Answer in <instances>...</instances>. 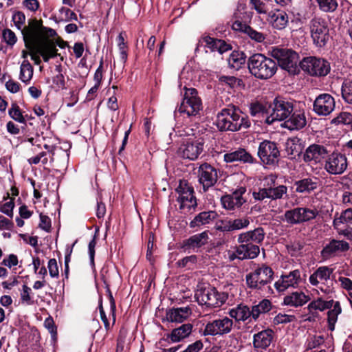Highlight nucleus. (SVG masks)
<instances>
[{
    "mask_svg": "<svg viewBox=\"0 0 352 352\" xmlns=\"http://www.w3.org/2000/svg\"><path fill=\"white\" fill-rule=\"evenodd\" d=\"M216 126L220 131L236 132L250 128L251 122L239 107L230 104L217 113Z\"/></svg>",
    "mask_w": 352,
    "mask_h": 352,
    "instance_id": "obj_1",
    "label": "nucleus"
},
{
    "mask_svg": "<svg viewBox=\"0 0 352 352\" xmlns=\"http://www.w3.org/2000/svg\"><path fill=\"white\" fill-rule=\"evenodd\" d=\"M248 67L250 74L255 78L267 80L276 74L278 65L274 59L263 54L256 53L249 57Z\"/></svg>",
    "mask_w": 352,
    "mask_h": 352,
    "instance_id": "obj_2",
    "label": "nucleus"
},
{
    "mask_svg": "<svg viewBox=\"0 0 352 352\" xmlns=\"http://www.w3.org/2000/svg\"><path fill=\"white\" fill-rule=\"evenodd\" d=\"M277 177L274 175H270L265 178L263 188H259L258 192H253V197L255 200L263 201L267 198L272 200L284 199L287 196V187L284 185L277 186L276 184Z\"/></svg>",
    "mask_w": 352,
    "mask_h": 352,
    "instance_id": "obj_3",
    "label": "nucleus"
},
{
    "mask_svg": "<svg viewBox=\"0 0 352 352\" xmlns=\"http://www.w3.org/2000/svg\"><path fill=\"white\" fill-rule=\"evenodd\" d=\"M195 296L199 304L213 308L222 306L228 300V294L218 292L214 287L208 286L198 289Z\"/></svg>",
    "mask_w": 352,
    "mask_h": 352,
    "instance_id": "obj_4",
    "label": "nucleus"
},
{
    "mask_svg": "<svg viewBox=\"0 0 352 352\" xmlns=\"http://www.w3.org/2000/svg\"><path fill=\"white\" fill-rule=\"evenodd\" d=\"M206 140L204 137H190L182 142L178 148V155L184 159L196 160L204 151Z\"/></svg>",
    "mask_w": 352,
    "mask_h": 352,
    "instance_id": "obj_5",
    "label": "nucleus"
},
{
    "mask_svg": "<svg viewBox=\"0 0 352 352\" xmlns=\"http://www.w3.org/2000/svg\"><path fill=\"white\" fill-rule=\"evenodd\" d=\"M272 56L277 60L278 65L291 74H296L299 72L298 54L292 50L277 48L273 50Z\"/></svg>",
    "mask_w": 352,
    "mask_h": 352,
    "instance_id": "obj_6",
    "label": "nucleus"
},
{
    "mask_svg": "<svg viewBox=\"0 0 352 352\" xmlns=\"http://www.w3.org/2000/svg\"><path fill=\"white\" fill-rule=\"evenodd\" d=\"M271 109L265 122L272 124L274 121L286 120L294 111L293 102L283 98L277 97L270 105Z\"/></svg>",
    "mask_w": 352,
    "mask_h": 352,
    "instance_id": "obj_7",
    "label": "nucleus"
},
{
    "mask_svg": "<svg viewBox=\"0 0 352 352\" xmlns=\"http://www.w3.org/2000/svg\"><path fill=\"white\" fill-rule=\"evenodd\" d=\"M274 272L265 264L258 266L254 272L246 275L245 280L248 287L260 289L273 280Z\"/></svg>",
    "mask_w": 352,
    "mask_h": 352,
    "instance_id": "obj_8",
    "label": "nucleus"
},
{
    "mask_svg": "<svg viewBox=\"0 0 352 352\" xmlns=\"http://www.w3.org/2000/svg\"><path fill=\"white\" fill-rule=\"evenodd\" d=\"M184 98L177 111L186 113L188 117L196 116L202 109V102L195 88L184 87Z\"/></svg>",
    "mask_w": 352,
    "mask_h": 352,
    "instance_id": "obj_9",
    "label": "nucleus"
},
{
    "mask_svg": "<svg viewBox=\"0 0 352 352\" xmlns=\"http://www.w3.org/2000/svg\"><path fill=\"white\" fill-rule=\"evenodd\" d=\"M311 37L317 47H324L329 38L327 21L321 17H314L309 21Z\"/></svg>",
    "mask_w": 352,
    "mask_h": 352,
    "instance_id": "obj_10",
    "label": "nucleus"
},
{
    "mask_svg": "<svg viewBox=\"0 0 352 352\" xmlns=\"http://www.w3.org/2000/svg\"><path fill=\"white\" fill-rule=\"evenodd\" d=\"M43 30H45V27L43 25L41 20L34 18L28 21V25L21 30L26 48L34 47L43 41L41 39Z\"/></svg>",
    "mask_w": 352,
    "mask_h": 352,
    "instance_id": "obj_11",
    "label": "nucleus"
},
{
    "mask_svg": "<svg viewBox=\"0 0 352 352\" xmlns=\"http://www.w3.org/2000/svg\"><path fill=\"white\" fill-rule=\"evenodd\" d=\"M301 69L311 76H324L330 72V64L323 58L315 56L304 58L300 62Z\"/></svg>",
    "mask_w": 352,
    "mask_h": 352,
    "instance_id": "obj_12",
    "label": "nucleus"
},
{
    "mask_svg": "<svg viewBox=\"0 0 352 352\" xmlns=\"http://www.w3.org/2000/svg\"><path fill=\"white\" fill-rule=\"evenodd\" d=\"M318 215L316 209L298 207L286 210L283 220L291 225L300 224L314 219Z\"/></svg>",
    "mask_w": 352,
    "mask_h": 352,
    "instance_id": "obj_13",
    "label": "nucleus"
},
{
    "mask_svg": "<svg viewBox=\"0 0 352 352\" xmlns=\"http://www.w3.org/2000/svg\"><path fill=\"white\" fill-rule=\"evenodd\" d=\"M233 321L227 316L208 322L201 333L202 336H221L231 332Z\"/></svg>",
    "mask_w": 352,
    "mask_h": 352,
    "instance_id": "obj_14",
    "label": "nucleus"
},
{
    "mask_svg": "<svg viewBox=\"0 0 352 352\" xmlns=\"http://www.w3.org/2000/svg\"><path fill=\"white\" fill-rule=\"evenodd\" d=\"M258 156L263 164L275 165L278 162L280 151L274 142L264 140L259 144Z\"/></svg>",
    "mask_w": 352,
    "mask_h": 352,
    "instance_id": "obj_15",
    "label": "nucleus"
},
{
    "mask_svg": "<svg viewBox=\"0 0 352 352\" xmlns=\"http://www.w3.org/2000/svg\"><path fill=\"white\" fill-rule=\"evenodd\" d=\"M179 196L177 199L180 204L179 209L190 210L195 208L197 204L196 197L194 195V189L186 181H180L179 186L175 189Z\"/></svg>",
    "mask_w": 352,
    "mask_h": 352,
    "instance_id": "obj_16",
    "label": "nucleus"
},
{
    "mask_svg": "<svg viewBox=\"0 0 352 352\" xmlns=\"http://www.w3.org/2000/svg\"><path fill=\"white\" fill-rule=\"evenodd\" d=\"M197 177L204 191L206 192L217 184L219 178L218 170L211 164L205 162L199 166Z\"/></svg>",
    "mask_w": 352,
    "mask_h": 352,
    "instance_id": "obj_17",
    "label": "nucleus"
},
{
    "mask_svg": "<svg viewBox=\"0 0 352 352\" xmlns=\"http://www.w3.org/2000/svg\"><path fill=\"white\" fill-rule=\"evenodd\" d=\"M348 167L347 157L344 154L333 152L325 160L324 168L330 175H341Z\"/></svg>",
    "mask_w": 352,
    "mask_h": 352,
    "instance_id": "obj_18",
    "label": "nucleus"
},
{
    "mask_svg": "<svg viewBox=\"0 0 352 352\" xmlns=\"http://www.w3.org/2000/svg\"><path fill=\"white\" fill-rule=\"evenodd\" d=\"M333 272V270L328 266H320L310 275L309 281L311 285L316 287H318L320 284L327 285L325 289L322 287H320V289L322 292L329 294L331 289L328 285L329 282H332L331 276Z\"/></svg>",
    "mask_w": 352,
    "mask_h": 352,
    "instance_id": "obj_19",
    "label": "nucleus"
},
{
    "mask_svg": "<svg viewBox=\"0 0 352 352\" xmlns=\"http://www.w3.org/2000/svg\"><path fill=\"white\" fill-rule=\"evenodd\" d=\"M350 248L349 243L343 240L331 239L321 251L322 257L327 260L341 255Z\"/></svg>",
    "mask_w": 352,
    "mask_h": 352,
    "instance_id": "obj_20",
    "label": "nucleus"
},
{
    "mask_svg": "<svg viewBox=\"0 0 352 352\" xmlns=\"http://www.w3.org/2000/svg\"><path fill=\"white\" fill-rule=\"evenodd\" d=\"M30 51L38 53L45 62H48L50 58H55L60 56L57 53L58 50L56 49V43L50 39L45 38L35 45L34 47H28Z\"/></svg>",
    "mask_w": 352,
    "mask_h": 352,
    "instance_id": "obj_21",
    "label": "nucleus"
},
{
    "mask_svg": "<svg viewBox=\"0 0 352 352\" xmlns=\"http://www.w3.org/2000/svg\"><path fill=\"white\" fill-rule=\"evenodd\" d=\"M335 100L329 94H320L314 102V111L319 116H328L335 109Z\"/></svg>",
    "mask_w": 352,
    "mask_h": 352,
    "instance_id": "obj_22",
    "label": "nucleus"
},
{
    "mask_svg": "<svg viewBox=\"0 0 352 352\" xmlns=\"http://www.w3.org/2000/svg\"><path fill=\"white\" fill-rule=\"evenodd\" d=\"M327 153L324 146L312 144L305 149L302 159L306 163L316 165L324 159Z\"/></svg>",
    "mask_w": 352,
    "mask_h": 352,
    "instance_id": "obj_23",
    "label": "nucleus"
},
{
    "mask_svg": "<svg viewBox=\"0 0 352 352\" xmlns=\"http://www.w3.org/2000/svg\"><path fill=\"white\" fill-rule=\"evenodd\" d=\"M300 280V270H295L290 272L288 274L282 275L280 279L274 283V287L278 292H282L290 287H297Z\"/></svg>",
    "mask_w": 352,
    "mask_h": 352,
    "instance_id": "obj_24",
    "label": "nucleus"
},
{
    "mask_svg": "<svg viewBox=\"0 0 352 352\" xmlns=\"http://www.w3.org/2000/svg\"><path fill=\"white\" fill-rule=\"evenodd\" d=\"M274 338V331L267 328L253 336L252 345L256 350H266L272 344Z\"/></svg>",
    "mask_w": 352,
    "mask_h": 352,
    "instance_id": "obj_25",
    "label": "nucleus"
},
{
    "mask_svg": "<svg viewBox=\"0 0 352 352\" xmlns=\"http://www.w3.org/2000/svg\"><path fill=\"white\" fill-rule=\"evenodd\" d=\"M223 159L227 163L254 164L256 162V159L243 148H238L226 153Z\"/></svg>",
    "mask_w": 352,
    "mask_h": 352,
    "instance_id": "obj_26",
    "label": "nucleus"
},
{
    "mask_svg": "<svg viewBox=\"0 0 352 352\" xmlns=\"http://www.w3.org/2000/svg\"><path fill=\"white\" fill-rule=\"evenodd\" d=\"M209 240V231L205 230L201 233L194 234L183 241V248L185 250H192L197 252L199 249L206 245Z\"/></svg>",
    "mask_w": 352,
    "mask_h": 352,
    "instance_id": "obj_27",
    "label": "nucleus"
},
{
    "mask_svg": "<svg viewBox=\"0 0 352 352\" xmlns=\"http://www.w3.org/2000/svg\"><path fill=\"white\" fill-rule=\"evenodd\" d=\"M219 217L214 210L203 211L197 214L190 222L189 226L191 228H196L195 230L201 229L211 224Z\"/></svg>",
    "mask_w": 352,
    "mask_h": 352,
    "instance_id": "obj_28",
    "label": "nucleus"
},
{
    "mask_svg": "<svg viewBox=\"0 0 352 352\" xmlns=\"http://www.w3.org/2000/svg\"><path fill=\"white\" fill-rule=\"evenodd\" d=\"M237 242L239 243V245H236L237 252L239 253V257H241L243 260L254 259L259 255L260 248L258 245L240 241L239 234Z\"/></svg>",
    "mask_w": 352,
    "mask_h": 352,
    "instance_id": "obj_29",
    "label": "nucleus"
},
{
    "mask_svg": "<svg viewBox=\"0 0 352 352\" xmlns=\"http://www.w3.org/2000/svg\"><path fill=\"white\" fill-rule=\"evenodd\" d=\"M232 28L234 31L247 34L252 40L257 43L263 42L266 38V36L263 33L254 30L248 24L239 20L235 21L232 23Z\"/></svg>",
    "mask_w": 352,
    "mask_h": 352,
    "instance_id": "obj_30",
    "label": "nucleus"
},
{
    "mask_svg": "<svg viewBox=\"0 0 352 352\" xmlns=\"http://www.w3.org/2000/svg\"><path fill=\"white\" fill-rule=\"evenodd\" d=\"M307 124L305 112L302 110L293 111L289 117L285 121L284 126L290 131L300 130Z\"/></svg>",
    "mask_w": 352,
    "mask_h": 352,
    "instance_id": "obj_31",
    "label": "nucleus"
},
{
    "mask_svg": "<svg viewBox=\"0 0 352 352\" xmlns=\"http://www.w3.org/2000/svg\"><path fill=\"white\" fill-rule=\"evenodd\" d=\"M200 42L205 43V45L212 52H218L221 54L232 49L231 45L227 43L225 41L212 38L209 36L203 37Z\"/></svg>",
    "mask_w": 352,
    "mask_h": 352,
    "instance_id": "obj_32",
    "label": "nucleus"
},
{
    "mask_svg": "<svg viewBox=\"0 0 352 352\" xmlns=\"http://www.w3.org/2000/svg\"><path fill=\"white\" fill-rule=\"evenodd\" d=\"M192 328L193 325L191 323L182 324L179 327L173 329L167 337L173 343L181 342L191 334Z\"/></svg>",
    "mask_w": 352,
    "mask_h": 352,
    "instance_id": "obj_33",
    "label": "nucleus"
},
{
    "mask_svg": "<svg viewBox=\"0 0 352 352\" xmlns=\"http://www.w3.org/2000/svg\"><path fill=\"white\" fill-rule=\"evenodd\" d=\"M191 314V309L186 307L172 308L166 311V319L170 322H183Z\"/></svg>",
    "mask_w": 352,
    "mask_h": 352,
    "instance_id": "obj_34",
    "label": "nucleus"
},
{
    "mask_svg": "<svg viewBox=\"0 0 352 352\" xmlns=\"http://www.w3.org/2000/svg\"><path fill=\"white\" fill-rule=\"evenodd\" d=\"M310 300V297L302 292H294L283 298V304L290 307H301Z\"/></svg>",
    "mask_w": 352,
    "mask_h": 352,
    "instance_id": "obj_35",
    "label": "nucleus"
},
{
    "mask_svg": "<svg viewBox=\"0 0 352 352\" xmlns=\"http://www.w3.org/2000/svg\"><path fill=\"white\" fill-rule=\"evenodd\" d=\"M265 233L261 227L255 228L253 230L244 232L239 234L240 241L245 243L251 242L253 244L261 243L265 239Z\"/></svg>",
    "mask_w": 352,
    "mask_h": 352,
    "instance_id": "obj_36",
    "label": "nucleus"
},
{
    "mask_svg": "<svg viewBox=\"0 0 352 352\" xmlns=\"http://www.w3.org/2000/svg\"><path fill=\"white\" fill-rule=\"evenodd\" d=\"M296 191L299 193H310L318 188V182L316 178H304L296 181Z\"/></svg>",
    "mask_w": 352,
    "mask_h": 352,
    "instance_id": "obj_37",
    "label": "nucleus"
},
{
    "mask_svg": "<svg viewBox=\"0 0 352 352\" xmlns=\"http://www.w3.org/2000/svg\"><path fill=\"white\" fill-rule=\"evenodd\" d=\"M268 21L274 28L283 30L288 23V16L285 12L278 10L269 14Z\"/></svg>",
    "mask_w": 352,
    "mask_h": 352,
    "instance_id": "obj_38",
    "label": "nucleus"
},
{
    "mask_svg": "<svg viewBox=\"0 0 352 352\" xmlns=\"http://www.w3.org/2000/svg\"><path fill=\"white\" fill-rule=\"evenodd\" d=\"M229 314L236 321H245L252 316V309H250L247 305L240 304L236 307L230 309Z\"/></svg>",
    "mask_w": 352,
    "mask_h": 352,
    "instance_id": "obj_39",
    "label": "nucleus"
},
{
    "mask_svg": "<svg viewBox=\"0 0 352 352\" xmlns=\"http://www.w3.org/2000/svg\"><path fill=\"white\" fill-rule=\"evenodd\" d=\"M342 224H352V208H346L342 210L340 214L336 212L335 214L333 221V228H338V227H340Z\"/></svg>",
    "mask_w": 352,
    "mask_h": 352,
    "instance_id": "obj_40",
    "label": "nucleus"
},
{
    "mask_svg": "<svg viewBox=\"0 0 352 352\" xmlns=\"http://www.w3.org/2000/svg\"><path fill=\"white\" fill-rule=\"evenodd\" d=\"M272 309V303L267 299L262 300L258 305L252 307V317L256 320L260 314L270 311Z\"/></svg>",
    "mask_w": 352,
    "mask_h": 352,
    "instance_id": "obj_41",
    "label": "nucleus"
},
{
    "mask_svg": "<svg viewBox=\"0 0 352 352\" xmlns=\"http://www.w3.org/2000/svg\"><path fill=\"white\" fill-rule=\"evenodd\" d=\"M246 56L244 52L234 51L230 55L228 63L234 69H239L242 65L245 64Z\"/></svg>",
    "mask_w": 352,
    "mask_h": 352,
    "instance_id": "obj_42",
    "label": "nucleus"
},
{
    "mask_svg": "<svg viewBox=\"0 0 352 352\" xmlns=\"http://www.w3.org/2000/svg\"><path fill=\"white\" fill-rule=\"evenodd\" d=\"M33 76V67L28 60H24L21 65L20 80L23 82H29Z\"/></svg>",
    "mask_w": 352,
    "mask_h": 352,
    "instance_id": "obj_43",
    "label": "nucleus"
},
{
    "mask_svg": "<svg viewBox=\"0 0 352 352\" xmlns=\"http://www.w3.org/2000/svg\"><path fill=\"white\" fill-rule=\"evenodd\" d=\"M342 98L345 102L352 104V80H344L341 87Z\"/></svg>",
    "mask_w": 352,
    "mask_h": 352,
    "instance_id": "obj_44",
    "label": "nucleus"
},
{
    "mask_svg": "<svg viewBox=\"0 0 352 352\" xmlns=\"http://www.w3.org/2000/svg\"><path fill=\"white\" fill-rule=\"evenodd\" d=\"M300 140L297 138H289L285 144V149L288 155H296L300 152Z\"/></svg>",
    "mask_w": 352,
    "mask_h": 352,
    "instance_id": "obj_45",
    "label": "nucleus"
},
{
    "mask_svg": "<svg viewBox=\"0 0 352 352\" xmlns=\"http://www.w3.org/2000/svg\"><path fill=\"white\" fill-rule=\"evenodd\" d=\"M8 114L10 118L15 121L22 124L26 123L25 118L23 116L22 112L16 103L14 102L11 104V107L8 110Z\"/></svg>",
    "mask_w": 352,
    "mask_h": 352,
    "instance_id": "obj_46",
    "label": "nucleus"
},
{
    "mask_svg": "<svg viewBox=\"0 0 352 352\" xmlns=\"http://www.w3.org/2000/svg\"><path fill=\"white\" fill-rule=\"evenodd\" d=\"M321 10L326 12H332L338 8V0H316Z\"/></svg>",
    "mask_w": 352,
    "mask_h": 352,
    "instance_id": "obj_47",
    "label": "nucleus"
},
{
    "mask_svg": "<svg viewBox=\"0 0 352 352\" xmlns=\"http://www.w3.org/2000/svg\"><path fill=\"white\" fill-rule=\"evenodd\" d=\"M232 219L228 218L217 220L214 225L217 231L223 233L232 232Z\"/></svg>",
    "mask_w": 352,
    "mask_h": 352,
    "instance_id": "obj_48",
    "label": "nucleus"
},
{
    "mask_svg": "<svg viewBox=\"0 0 352 352\" xmlns=\"http://www.w3.org/2000/svg\"><path fill=\"white\" fill-rule=\"evenodd\" d=\"M246 192V188L240 186L237 188L230 195L234 198L235 204L241 206L246 200L243 197V195Z\"/></svg>",
    "mask_w": 352,
    "mask_h": 352,
    "instance_id": "obj_49",
    "label": "nucleus"
},
{
    "mask_svg": "<svg viewBox=\"0 0 352 352\" xmlns=\"http://www.w3.org/2000/svg\"><path fill=\"white\" fill-rule=\"evenodd\" d=\"M249 219V217H243L232 219V232L248 228L250 223Z\"/></svg>",
    "mask_w": 352,
    "mask_h": 352,
    "instance_id": "obj_50",
    "label": "nucleus"
},
{
    "mask_svg": "<svg viewBox=\"0 0 352 352\" xmlns=\"http://www.w3.org/2000/svg\"><path fill=\"white\" fill-rule=\"evenodd\" d=\"M223 207L226 210H232L239 208L241 206L235 204L234 198L230 195H226L221 199Z\"/></svg>",
    "mask_w": 352,
    "mask_h": 352,
    "instance_id": "obj_51",
    "label": "nucleus"
},
{
    "mask_svg": "<svg viewBox=\"0 0 352 352\" xmlns=\"http://www.w3.org/2000/svg\"><path fill=\"white\" fill-rule=\"evenodd\" d=\"M3 39L9 45H14L16 41V36L13 31L10 29H5L2 33Z\"/></svg>",
    "mask_w": 352,
    "mask_h": 352,
    "instance_id": "obj_52",
    "label": "nucleus"
},
{
    "mask_svg": "<svg viewBox=\"0 0 352 352\" xmlns=\"http://www.w3.org/2000/svg\"><path fill=\"white\" fill-rule=\"evenodd\" d=\"M12 21L19 30H22V26L25 21V16L23 12L17 11L12 16Z\"/></svg>",
    "mask_w": 352,
    "mask_h": 352,
    "instance_id": "obj_53",
    "label": "nucleus"
},
{
    "mask_svg": "<svg viewBox=\"0 0 352 352\" xmlns=\"http://www.w3.org/2000/svg\"><path fill=\"white\" fill-rule=\"evenodd\" d=\"M14 208V202L13 199H11L0 207V212L12 218L13 217Z\"/></svg>",
    "mask_w": 352,
    "mask_h": 352,
    "instance_id": "obj_54",
    "label": "nucleus"
},
{
    "mask_svg": "<svg viewBox=\"0 0 352 352\" xmlns=\"http://www.w3.org/2000/svg\"><path fill=\"white\" fill-rule=\"evenodd\" d=\"M31 291L30 287L26 285H23V290L21 294V300L22 302H25L28 305L33 304V300L30 296Z\"/></svg>",
    "mask_w": 352,
    "mask_h": 352,
    "instance_id": "obj_55",
    "label": "nucleus"
},
{
    "mask_svg": "<svg viewBox=\"0 0 352 352\" xmlns=\"http://www.w3.org/2000/svg\"><path fill=\"white\" fill-rule=\"evenodd\" d=\"M47 267L51 277L58 278L59 275L57 261L55 258H51L48 261Z\"/></svg>",
    "mask_w": 352,
    "mask_h": 352,
    "instance_id": "obj_56",
    "label": "nucleus"
},
{
    "mask_svg": "<svg viewBox=\"0 0 352 352\" xmlns=\"http://www.w3.org/2000/svg\"><path fill=\"white\" fill-rule=\"evenodd\" d=\"M238 80V78L232 76H221L219 77V82L227 85L230 88H234Z\"/></svg>",
    "mask_w": 352,
    "mask_h": 352,
    "instance_id": "obj_57",
    "label": "nucleus"
},
{
    "mask_svg": "<svg viewBox=\"0 0 352 352\" xmlns=\"http://www.w3.org/2000/svg\"><path fill=\"white\" fill-rule=\"evenodd\" d=\"M295 318L294 316L278 314L274 319V322L276 324H285L290 322Z\"/></svg>",
    "mask_w": 352,
    "mask_h": 352,
    "instance_id": "obj_58",
    "label": "nucleus"
},
{
    "mask_svg": "<svg viewBox=\"0 0 352 352\" xmlns=\"http://www.w3.org/2000/svg\"><path fill=\"white\" fill-rule=\"evenodd\" d=\"M51 226L52 223L50 218L47 215L40 214L39 228L46 232H50Z\"/></svg>",
    "mask_w": 352,
    "mask_h": 352,
    "instance_id": "obj_59",
    "label": "nucleus"
},
{
    "mask_svg": "<svg viewBox=\"0 0 352 352\" xmlns=\"http://www.w3.org/2000/svg\"><path fill=\"white\" fill-rule=\"evenodd\" d=\"M323 303L324 300L321 298H318L317 300L311 302L308 305L307 309L310 313L314 310L324 311Z\"/></svg>",
    "mask_w": 352,
    "mask_h": 352,
    "instance_id": "obj_60",
    "label": "nucleus"
},
{
    "mask_svg": "<svg viewBox=\"0 0 352 352\" xmlns=\"http://www.w3.org/2000/svg\"><path fill=\"white\" fill-rule=\"evenodd\" d=\"M255 10L259 14L267 13V6L265 3L261 0H250Z\"/></svg>",
    "mask_w": 352,
    "mask_h": 352,
    "instance_id": "obj_61",
    "label": "nucleus"
},
{
    "mask_svg": "<svg viewBox=\"0 0 352 352\" xmlns=\"http://www.w3.org/2000/svg\"><path fill=\"white\" fill-rule=\"evenodd\" d=\"M336 120L338 122L344 124H352V114L349 112H342L336 118Z\"/></svg>",
    "mask_w": 352,
    "mask_h": 352,
    "instance_id": "obj_62",
    "label": "nucleus"
},
{
    "mask_svg": "<svg viewBox=\"0 0 352 352\" xmlns=\"http://www.w3.org/2000/svg\"><path fill=\"white\" fill-rule=\"evenodd\" d=\"M59 12L62 14L63 13L65 14V20L66 21H77L78 20L76 14L74 12H73L72 10H71L69 8H67L65 7H61L59 9Z\"/></svg>",
    "mask_w": 352,
    "mask_h": 352,
    "instance_id": "obj_63",
    "label": "nucleus"
},
{
    "mask_svg": "<svg viewBox=\"0 0 352 352\" xmlns=\"http://www.w3.org/2000/svg\"><path fill=\"white\" fill-rule=\"evenodd\" d=\"M303 248L300 241H294L287 245V250L292 254H296Z\"/></svg>",
    "mask_w": 352,
    "mask_h": 352,
    "instance_id": "obj_64",
    "label": "nucleus"
}]
</instances>
